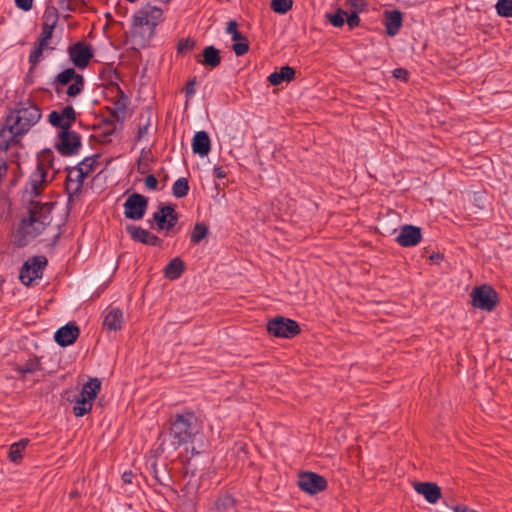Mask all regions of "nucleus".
Segmentation results:
<instances>
[{"label": "nucleus", "mask_w": 512, "mask_h": 512, "mask_svg": "<svg viewBox=\"0 0 512 512\" xmlns=\"http://www.w3.org/2000/svg\"><path fill=\"white\" fill-rule=\"evenodd\" d=\"M123 207L127 219L141 220L148 208V198L139 193H132L126 199Z\"/></svg>", "instance_id": "obj_10"}, {"label": "nucleus", "mask_w": 512, "mask_h": 512, "mask_svg": "<svg viewBox=\"0 0 512 512\" xmlns=\"http://www.w3.org/2000/svg\"><path fill=\"white\" fill-rule=\"evenodd\" d=\"M267 331L274 337L293 338L300 333V327L296 321L278 316L268 321Z\"/></svg>", "instance_id": "obj_7"}, {"label": "nucleus", "mask_w": 512, "mask_h": 512, "mask_svg": "<svg viewBox=\"0 0 512 512\" xmlns=\"http://www.w3.org/2000/svg\"><path fill=\"white\" fill-rule=\"evenodd\" d=\"M408 72L403 68H397L393 71V76L397 79L407 80Z\"/></svg>", "instance_id": "obj_51"}, {"label": "nucleus", "mask_w": 512, "mask_h": 512, "mask_svg": "<svg viewBox=\"0 0 512 512\" xmlns=\"http://www.w3.org/2000/svg\"><path fill=\"white\" fill-rule=\"evenodd\" d=\"M58 152L63 156H72L78 153L81 148L80 135L72 130H61L56 143Z\"/></svg>", "instance_id": "obj_12"}, {"label": "nucleus", "mask_w": 512, "mask_h": 512, "mask_svg": "<svg viewBox=\"0 0 512 512\" xmlns=\"http://www.w3.org/2000/svg\"><path fill=\"white\" fill-rule=\"evenodd\" d=\"M200 431L199 420L192 411L177 413L170 419L169 446L176 450L182 445L192 443Z\"/></svg>", "instance_id": "obj_3"}, {"label": "nucleus", "mask_w": 512, "mask_h": 512, "mask_svg": "<svg viewBox=\"0 0 512 512\" xmlns=\"http://www.w3.org/2000/svg\"><path fill=\"white\" fill-rule=\"evenodd\" d=\"M118 92L120 94L119 98L114 102V108L112 115L116 121L122 122L127 117V108L129 104V99L124 93L118 88Z\"/></svg>", "instance_id": "obj_25"}, {"label": "nucleus", "mask_w": 512, "mask_h": 512, "mask_svg": "<svg viewBox=\"0 0 512 512\" xmlns=\"http://www.w3.org/2000/svg\"><path fill=\"white\" fill-rule=\"evenodd\" d=\"M100 389L101 382L97 378H92L83 385L79 396L93 403Z\"/></svg>", "instance_id": "obj_27"}, {"label": "nucleus", "mask_w": 512, "mask_h": 512, "mask_svg": "<svg viewBox=\"0 0 512 512\" xmlns=\"http://www.w3.org/2000/svg\"><path fill=\"white\" fill-rule=\"evenodd\" d=\"M85 178H86V176L84 175V173L81 171V169L78 166H76V167L72 168L71 170H69L66 179L83 184Z\"/></svg>", "instance_id": "obj_39"}, {"label": "nucleus", "mask_w": 512, "mask_h": 512, "mask_svg": "<svg viewBox=\"0 0 512 512\" xmlns=\"http://www.w3.org/2000/svg\"><path fill=\"white\" fill-rule=\"evenodd\" d=\"M346 4L351 9V12L360 13L365 10L367 3L365 0H347Z\"/></svg>", "instance_id": "obj_41"}, {"label": "nucleus", "mask_w": 512, "mask_h": 512, "mask_svg": "<svg viewBox=\"0 0 512 512\" xmlns=\"http://www.w3.org/2000/svg\"><path fill=\"white\" fill-rule=\"evenodd\" d=\"M421 240V229L413 225H404L396 238V241L403 247L416 246Z\"/></svg>", "instance_id": "obj_17"}, {"label": "nucleus", "mask_w": 512, "mask_h": 512, "mask_svg": "<svg viewBox=\"0 0 512 512\" xmlns=\"http://www.w3.org/2000/svg\"><path fill=\"white\" fill-rule=\"evenodd\" d=\"M439 258H440L439 254H437L436 256H434V255L431 256V259H439Z\"/></svg>", "instance_id": "obj_59"}, {"label": "nucleus", "mask_w": 512, "mask_h": 512, "mask_svg": "<svg viewBox=\"0 0 512 512\" xmlns=\"http://www.w3.org/2000/svg\"><path fill=\"white\" fill-rule=\"evenodd\" d=\"M295 76V70L290 66H283L280 71H275L268 77L272 85H280L284 81H291Z\"/></svg>", "instance_id": "obj_26"}, {"label": "nucleus", "mask_w": 512, "mask_h": 512, "mask_svg": "<svg viewBox=\"0 0 512 512\" xmlns=\"http://www.w3.org/2000/svg\"><path fill=\"white\" fill-rule=\"evenodd\" d=\"M8 165L4 161H0V181L6 176Z\"/></svg>", "instance_id": "obj_53"}, {"label": "nucleus", "mask_w": 512, "mask_h": 512, "mask_svg": "<svg viewBox=\"0 0 512 512\" xmlns=\"http://www.w3.org/2000/svg\"><path fill=\"white\" fill-rule=\"evenodd\" d=\"M164 445H165V443H164V442H162V443H161L162 450H164Z\"/></svg>", "instance_id": "obj_60"}, {"label": "nucleus", "mask_w": 512, "mask_h": 512, "mask_svg": "<svg viewBox=\"0 0 512 512\" xmlns=\"http://www.w3.org/2000/svg\"><path fill=\"white\" fill-rule=\"evenodd\" d=\"M138 171H139L141 174H144V173L146 172V171H145V169H144V167H141L140 165H139V167H138Z\"/></svg>", "instance_id": "obj_56"}, {"label": "nucleus", "mask_w": 512, "mask_h": 512, "mask_svg": "<svg viewBox=\"0 0 512 512\" xmlns=\"http://www.w3.org/2000/svg\"><path fill=\"white\" fill-rule=\"evenodd\" d=\"M246 39H247V38H246L243 34H241L240 32L235 33V35H234V36H232V40H233L235 43H237V42H241V41L246 40Z\"/></svg>", "instance_id": "obj_55"}, {"label": "nucleus", "mask_w": 512, "mask_h": 512, "mask_svg": "<svg viewBox=\"0 0 512 512\" xmlns=\"http://www.w3.org/2000/svg\"><path fill=\"white\" fill-rule=\"evenodd\" d=\"M195 85H196L195 78L187 83V85L185 87V94L187 97H192L195 94Z\"/></svg>", "instance_id": "obj_49"}, {"label": "nucleus", "mask_w": 512, "mask_h": 512, "mask_svg": "<svg viewBox=\"0 0 512 512\" xmlns=\"http://www.w3.org/2000/svg\"><path fill=\"white\" fill-rule=\"evenodd\" d=\"M471 298L472 305L475 308L485 311H492L498 302L496 291L488 285H481L474 288L471 292Z\"/></svg>", "instance_id": "obj_8"}, {"label": "nucleus", "mask_w": 512, "mask_h": 512, "mask_svg": "<svg viewBox=\"0 0 512 512\" xmlns=\"http://www.w3.org/2000/svg\"><path fill=\"white\" fill-rule=\"evenodd\" d=\"M185 263L179 257L173 258L164 269V276L169 280L179 279L185 271Z\"/></svg>", "instance_id": "obj_23"}, {"label": "nucleus", "mask_w": 512, "mask_h": 512, "mask_svg": "<svg viewBox=\"0 0 512 512\" xmlns=\"http://www.w3.org/2000/svg\"><path fill=\"white\" fill-rule=\"evenodd\" d=\"M209 227L203 223H196L192 232H191V242L194 244L200 243L203 239H205L208 235Z\"/></svg>", "instance_id": "obj_31"}, {"label": "nucleus", "mask_w": 512, "mask_h": 512, "mask_svg": "<svg viewBox=\"0 0 512 512\" xmlns=\"http://www.w3.org/2000/svg\"><path fill=\"white\" fill-rule=\"evenodd\" d=\"M145 187L149 190L157 189L158 180L152 174L148 175L144 180Z\"/></svg>", "instance_id": "obj_45"}, {"label": "nucleus", "mask_w": 512, "mask_h": 512, "mask_svg": "<svg viewBox=\"0 0 512 512\" xmlns=\"http://www.w3.org/2000/svg\"><path fill=\"white\" fill-rule=\"evenodd\" d=\"M498 15L502 17H512V0H498L496 5Z\"/></svg>", "instance_id": "obj_36"}, {"label": "nucleus", "mask_w": 512, "mask_h": 512, "mask_svg": "<svg viewBox=\"0 0 512 512\" xmlns=\"http://www.w3.org/2000/svg\"><path fill=\"white\" fill-rule=\"evenodd\" d=\"M28 443V439H21L19 442L12 444L9 449V459L14 463H19L22 460V452Z\"/></svg>", "instance_id": "obj_29"}, {"label": "nucleus", "mask_w": 512, "mask_h": 512, "mask_svg": "<svg viewBox=\"0 0 512 512\" xmlns=\"http://www.w3.org/2000/svg\"><path fill=\"white\" fill-rule=\"evenodd\" d=\"M41 116V110L35 104H20L6 117L5 124L0 130V149L7 150L11 144L17 143L16 138L28 132Z\"/></svg>", "instance_id": "obj_1"}, {"label": "nucleus", "mask_w": 512, "mask_h": 512, "mask_svg": "<svg viewBox=\"0 0 512 512\" xmlns=\"http://www.w3.org/2000/svg\"><path fill=\"white\" fill-rule=\"evenodd\" d=\"M293 5V0H272L271 7L272 9L280 14H285L288 12Z\"/></svg>", "instance_id": "obj_38"}, {"label": "nucleus", "mask_w": 512, "mask_h": 512, "mask_svg": "<svg viewBox=\"0 0 512 512\" xmlns=\"http://www.w3.org/2000/svg\"><path fill=\"white\" fill-rule=\"evenodd\" d=\"M347 12L338 9L334 14H327L329 22L335 27H342L346 21Z\"/></svg>", "instance_id": "obj_37"}, {"label": "nucleus", "mask_w": 512, "mask_h": 512, "mask_svg": "<svg viewBox=\"0 0 512 512\" xmlns=\"http://www.w3.org/2000/svg\"><path fill=\"white\" fill-rule=\"evenodd\" d=\"M34 0H15V4L23 11H29L33 6Z\"/></svg>", "instance_id": "obj_46"}, {"label": "nucleus", "mask_w": 512, "mask_h": 512, "mask_svg": "<svg viewBox=\"0 0 512 512\" xmlns=\"http://www.w3.org/2000/svg\"><path fill=\"white\" fill-rule=\"evenodd\" d=\"M49 169H54V155L50 150H44L38 156L36 169L31 173L25 185V194L32 197L41 195L44 187L52 180L49 178Z\"/></svg>", "instance_id": "obj_4"}, {"label": "nucleus", "mask_w": 512, "mask_h": 512, "mask_svg": "<svg viewBox=\"0 0 512 512\" xmlns=\"http://www.w3.org/2000/svg\"><path fill=\"white\" fill-rule=\"evenodd\" d=\"M195 41L190 38L181 39L177 44L178 53H186L195 47Z\"/></svg>", "instance_id": "obj_40"}, {"label": "nucleus", "mask_w": 512, "mask_h": 512, "mask_svg": "<svg viewBox=\"0 0 512 512\" xmlns=\"http://www.w3.org/2000/svg\"><path fill=\"white\" fill-rule=\"evenodd\" d=\"M155 478L162 484H164V482L158 477L157 475V472L155 471Z\"/></svg>", "instance_id": "obj_57"}, {"label": "nucleus", "mask_w": 512, "mask_h": 512, "mask_svg": "<svg viewBox=\"0 0 512 512\" xmlns=\"http://www.w3.org/2000/svg\"><path fill=\"white\" fill-rule=\"evenodd\" d=\"M100 158L99 154L92 155L90 157H86L80 162L77 166L81 169L86 177H88L99 165L98 159Z\"/></svg>", "instance_id": "obj_30"}, {"label": "nucleus", "mask_w": 512, "mask_h": 512, "mask_svg": "<svg viewBox=\"0 0 512 512\" xmlns=\"http://www.w3.org/2000/svg\"><path fill=\"white\" fill-rule=\"evenodd\" d=\"M151 127V115L147 113L146 115L141 114L139 117L138 130L136 134V140L142 141L146 140L149 135V130Z\"/></svg>", "instance_id": "obj_28"}, {"label": "nucleus", "mask_w": 512, "mask_h": 512, "mask_svg": "<svg viewBox=\"0 0 512 512\" xmlns=\"http://www.w3.org/2000/svg\"><path fill=\"white\" fill-rule=\"evenodd\" d=\"M189 192L188 180L184 177L177 179L172 187V193L176 198L185 197Z\"/></svg>", "instance_id": "obj_33"}, {"label": "nucleus", "mask_w": 512, "mask_h": 512, "mask_svg": "<svg viewBox=\"0 0 512 512\" xmlns=\"http://www.w3.org/2000/svg\"><path fill=\"white\" fill-rule=\"evenodd\" d=\"M92 404H93L92 402L79 396L74 407H73L74 415L77 417L84 416L86 413H88L91 410Z\"/></svg>", "instance_id": "obj_34"}, {"label": "nucleus", "mask_w": 512, "mask_h": 512, "mask_svg": "<svg viewBox=\"0 0 512 512\" xmlns=\"http://www.w3.org/2000/svg\"><path fill=\"white\" fill-rule=\"evenodd\" d=\"M51 208L48 203H33L28 216L24 217L17 227L13 237L14 244L24 247L40 235L51 222Z\"/></svg>", "instance_id": "obj_2"}, {"label": "nucleus", "mask_w": 512, "mask_h": 512, "mask_svg": "<svg viewBox=\"0 0 512 512\" xmlns=\"http://www.w3.org/2000/svg\"><path fill=\"white\" fill-rule=\"evenodd\" d=\"M298 486L309 494H317L327 488L326 479L314 472H304L299 475Z\"/></svg>", "instance_id": "obj_13"}, {"label": "nucleus", "mask_w": 512, "mask_h": 512, "mask_svg": "<svg viewBox=\"0 0 512 512\" xmlns=\"http://www.w3.org/2000/svg\"><path fill=\"white\" fill-rule=\"evenodd\" d=\"M232 49L237 56L244 55L249 50L248 40L246 39L241 42L234 43Z\"/></svg>", "instance_id": "obj_43"}, {"label": "nucleus", "mask_w": 512, "mask_h": 512, "mask_svg": "<svg viewBox=\"0 0 512 512\" xmlns=\"http://www.w3.org/2000/svg\"><path fill=\"white\" fill-rule=\"evenodd\" d=\"M82 186L83 184L66 179V191L70 197L77 195L81 191Z\"/></svg>", "instance_id": "obj_42"}, {"label": "nucleus", "mask_w": 512, "mask_h": 512, "mask_svg": "<svg viewBox=\"0 0 512 512\" xmlns=\"http://www.w3.org/2000/svg\"><path fill=\"white\" fill-rule=\"evenodd\" d=\"M58 16L56 13H45L42 23L41 34L34 49L29 55V63L34 68L42 59L44 49L48 48V42L52 38L54 28L57 24Z\"/></svg>", "instance_id": "obj_5"}, {"label": "nucleus", "mask_w": 512, "mask_h": 512, "mask_svg": "<svg viewBox=\"0 0 512 512\" xmlns=\"http://www.w3.org/2000/svg\"><path fill=\"white\" fill-rule=\"evenodd\" d=\"M40 370V361L37 358L29 359L25 364L18 366L16 371L23 376Z\"/></svg>", "instance_id": "obj_35"}, {"label": "nucleus", "mask_w": 512, "mask_h": 512, "mask_svg": "<svg viewBox=\"0 0 512 512\" xmlns=\"http://www.w3.org/2000/svg\"><path fill=\"white\" fill-rule=\"evenodd\" d=\"M384 16V26L386 29L387 35L393 37L398 34L400 28L402 27L403 15L399 10H385L383 13Z\"/></svg>", "instance_id": "obj_19"}, {"label": "nucleus", "mask_w": 512, "mask_h": 512, "mask_svg": "<svg viewBox=\"0 0 512 512\" xmlns=\"http://www.w3.org/2000/svg\"><path fill=\"white\" fill-rule=\"evenodd\" d=\"M71 83L65 93L68 97H76L84 89V78L74 68H67L59 73L52 83L55 92L60 95L64 87Z\"/></svg>", "instance_id": "obj_6"}, {"label": "nucleus", "mask_w": 512, "mask_h": 512, "mask_svg": "<svg viewBox=\"0 0 512 512\" xmlns=\"http://www.w3.org/2000/svg\"><path fill=\"white\" fill-rule=\"evenodd\" d=\"M145 244L152 245V246H159L161 244V239L159 237H157L156 235L149 233Z\"/></svg>", "instance_id": "obj_50"}, {"label": "nucleus", "mask_w": 512, "mask_h": 512, "mask_svg": "<svg viewBox=\"0 0 512 512\" xmlns=\"http://www.w3.org/2000/svg\"><path fill=\"white\" fill-rule=\"evenodd\" d=\"M213 175L218 179H222L226 177V172L222 167H214Z\"/></svg>", "instance_id": "obj_52"}, {"label": "nucleus", "mask_w": 512, "mask_h": 512, "mask_svg": "<svg viewBox=\"0 0 512 512\" xmlns=\"http://www.w3.org/2000/svg\"><path fill=\"white\" fill-rule=\"evenodd\" d=\"M162 10L158 7L147 5L138 10L133 16L134 29L149 26L152 31L162 18Z\"/></svg>", "instance_id": "obj_11"}, {"label": "nucleus", "mask_w": 512, "mask_h": 512, "mask_svg": "<svg viewBox=\"0 0 512 512\" xmlns=\"http://www.w3.org/2000/svg\"><path fill=\"white\" fill-rule=\"evenodd\" d=\"M79 328L74 323H68L59 328L55 335V341L62 347L73 344L79 336Z\"/></svg>", "instance_id": "obj_18"}, {"label": "nucleus", "mask_w": 512, "mask_h": 512, "mask_svg": "<svg viewBox=\"0 0 512 512\" xmlns=\"http://www.w3.org/2000/svg\"><path fill=\"white\" fill-rule=\"evenodd\" d=\"M47 265V259L44 256H36L28 259L20 271V280L25 285H31L34 280L40 279L43 270Z\"/></svg>", "instance_id": "obj_9"}, {"label": "nucleus", "mask_w": 512, "mask_h": 512, "mask_svg": "<svg viewBox=\"0 0 512 512\" xmlns=\"http://www.w3.org/2000/svg\"><path fill=\"white\" fill-rule=\"evenodd\" d=\"M127 232L129 233L130 237L137 242L145 244L147 237L149 235V231L146 229H143L141 227L135 226V225H128L126 227Z\"/></svg>", "instance_id": "obj_32"}, {"label": "nucleus", "mask_w": 512, "mask_h": 512, "mask_svg": "<svg viewBox=\"0 0 512 512\" xmlns=\"http://www.w3.org/2000/svg\"><path fill=\"white\" fill-rule=\"evenodd\" d=\"M77 494H78V493H77L76 491H75V492H71V493H70V497H76V496H77Z\"/></svg>", "instance_id": "obj_58"}, {"label": "nucleus", "mask_w": 512, "mask_h": 512, "mask_svg": "<svg viewBox=\"0 0 512 512\" xmlns=\"http://www.w3.org/2000/svg\"><path fill=\"white\" fill-rule=\"evenodd\" d=\"M48 118L51 125L61 130H71L72 124L76 121V112L71 105H68L60 111H52Z\"/></svg>", "instance_id": "obj_16"}, {"label": "nucleus", "mask_w": 512, "mask_h": 512, "mask_svg": "<svg viewBox=\"0 0 512 512\" xmlns=\"http://www.w3.org/2000/svg\"><path fill=\"white\" fill-rule=\"evenodd\" d=\"M211 149V142L207 132L198 131L192 140V150L195 154L203 157L208 155Z\"/></svg>", "instance_id": "obj_22"}, {"label": "nucleus", "mask_w": 512, "mask_h": 512, "mask_svg": "<svg viewBox=\"0 0 512 512\" xmlns=\"http://www.w3.org/2000/svg\"><path fill=\"white\" fill-rule=\"evenodd\" d=\"M358 14L359 13L356 12H351V14L347 13L346 22L350 29H353L360 24V18Z\"/></svg>", "instance_id": "obj_44"}, {"label": "nucleus", "mask_w": 512, "mask_h": 512, "mask_svg": "<svg viewBox=\"0 0 512 512\" xmlns=\"http://www.w3.org/2000/svg\"><path fill=\"white\" fill-rule=\"evenodd\" d=\"M238 24L236 21L234 20H230L228 23H227V27H226V33L227 34H230L231 37L235 35V33H238Z\"/></svg>", "instance_id": "obj_48"}, {"label": "nucleus", "mask_w": 512, "mask_h": 512, "mask_svg": "<svg viewBox=\"0 0 512 512\" xmlns=\"http://www.w3.org/2000/svg\"><path fill=\"white\" fill-rule=\"evenodd\" d=\"M203 59L198 60L204 66L215 68L221 63L220 51L214 46H207L202 52Z\"/></svg>", "instance_id": "obj_24"}, {"label": "nucleus", "mask_w": 512, "mask_h": 512, "mask_svg": "<svg viewBox=\"0 0 512 512\" xmlns=\"http://www.w3.org/2000/svg\"><path fill=\"white\" fill-rule=\"evenodd\" d=\"M414 489L418 494L424 496V498L431 504L436 503L441 498L440 487L432 482H416L414 483Z\"/></svg>", "instance_id": "obj_21"}, {"label": "nucleus", "mask_w": 512, "mask_h": 512, "mask_svg": "<svg viewBox=\"0 0 512 512\" xmlns=\"http://www.w3.org/2000/svg\"><path fill=\"white\" fill-rule=\"evenodd\" d=\"M124 323L123 312L116 307H108L104 311L103 327L109 331H118Z\"/></svg>", "instance_id": "obj_20"}, {"label": "nucleus", "mask_w": 512, "mask_h": 512, "mask_svg": "<svg viewBox=\"0 0 512 512\" xmlns=\"http://www.w3.org/2000/svg\"><path fill=\"white\" fill-rule=\"evenodd\" d=\"M178 214L173 205H162L153 214V220L157 223L158 229L169 231L178 222Z\"/></svg>", "instance_id": "obj_15"}, {"label": "nucleus", "mask_w": 512, "mask_h": 512, "mask_svg": "<svg viewBox=\"0 0 512 512\" xmlns=\"http://www.w3.org/2000/svg\"><path fill=\"white\" fill-rule=\"evenodd\" d=\"M68 52L71 61L78 68H85L93 57L90 45L84 41H79L70 46Z\"/></svg>", "instance_id": "obj_14"}, {"label": "nucleus", "mask_w": 512, "mask_h": 512, "mask_svg": "<svg viewBox=\"0 0 512 512\" xmlns=\"http://www.w3.org/2000/svg\"><path fill=\"white\" fill-rule=\"evenodd\" d=\"M132 478H133V473L131 471L124 472L122 475V480L128 484L132 483Z\"/></svg>", "instance_id": "obj_54"}, {"label": "nucleus", "mask_w": 512, "mask_h": 512, "mask_svg": "<svg viewBox=\"0 0 512 512\" xmlns=\"http://www.w3.org/2000/svg\"><path fill=\"white\" fill-rule=\"evenodd\" d=\"M233 500L230 496H225L216 501L215 506L218 510H224L226 505L232 504Z\"/></svg>", "instance_id": "obj_47"}]
</instances>
